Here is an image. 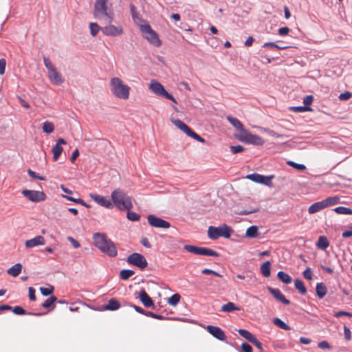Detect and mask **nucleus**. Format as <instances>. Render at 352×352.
Listing matches in <instances>:
<instances>
[{
  "label": "nucleus",
  "mask_w": 352,
  "mask_h": 352,
  "mask_svg": "<svg viewBox=\"0 0 352 352\" xmlns=\"http://www.w3.org/2000/svg\"><path fill=\"white\" fill-rule=\"evenodd\" d=\"M95 246L102 253L110 257H115L118 254L115 243L104 233H95L93 235Z\"/></svg>",
  "instance_id": "1"
},
{
  "label": "nucleus",
  "mask_w": 352,
  "mask_h": 352,
  "mask_svg": "<svg viewBox=\"0 0 352 352\" xmlns=\"http://www.w3.org/2000/svg\"><path fill=\"white\" fill-rule=\"evenodd\" d=\"M112 204L120 210H131L133 207L132 197L120 189H115L111 195Z\"/></svg>",
  "instance_id": "2"
},
{
  "label": "nucleus",
  "mask_w": 352,
  "mask_h": 352,
  "mask_svg": "<svg viewBox=\"0 0 352 352\" xmlns=\"http://www.w3.org/2000/svg\"><path fill=\"white\" fill-rule=\"evenodd\" d=\"M109 89L111 94L118 98L127 100L129 98L131 88L118 77H113L109 81Z\"/></svg>",
  "instance_id": "3"
},
{
  "label": "nucleus",
  "mask_w": 352,
  "mask_h": 352,
  "mask_svg": "<svg viewBox=\"0 0 352 352\" xmlns=\"http://www.w3.org/2000/svg\"><path fill=\"white\" fill-rule=\"evenodd\" d=\"M107 0H96L94 4V16L103 23H111L113 13L108 11L106 6Z\"/></svg>",
  "instance_id": "4"
},
{
  "label": "nucleus",
  "mask_w": 352,
  "mask_h": 352,
  "mask_svg": "<svg viewBox=\"0 0 352 352\" xmlns=\"http://www.w3.org/2000/svg\"><path fill=\"white\" fill-rule=\"evenodd\" d=\"M139 28L144 34V38L149 43L155 47H160L162 45V41L160 39L158 34L151 28V25L148 23L139 24Z\"/></svg>",
  "instance_id": "5"
},
{
  "label": "nucleus",
  "mask_w": 352,
  "mask_h": 352,
  "mask_svg": "<svg viewBox=\"0 0 352 352\" xmlns=\"http://www.w3.org/2000/svg\"><path fill=\"white\" fill-rule=\"evenodd\" d=\"M232 230L226 224L219 227L210 226L208 229L209 239L216 240L221 236L228 239L231 236Z\"/></svg>",
  "instance_id": "6"
},
{
  "label": "nucleus",
  "mask_w": 352,
  "mask_h": 352,
  "mask_svg": "<svg viewBox=\"0 0 352 352\" xmlns=\"http://www.w3.org/2000/svg\"><path fill=\"white\" fill-rule=\"evenodd\" d=\"M149 89L153 91L155 94L160 96H163L166 99L177 103L175 98L166 91L164 86L156 80H152L149 85Z\"/></svg>",
  "instance_id": "7"
},
{
  "label": "nucleus",
  "mask_w": 352,
  "mask_h": 352,
  "mask_svg": "<svg viewBox=\"0 0 352 352\" xmlns=\"http://www.w3.org/2000/svg\"><path fill=\"white\" fill-rule=\"evenodd\" d=\"M184 249L187 252L196 255L209 256L214 257L219 256V254L216 251L205 247H197L191 245H184Z\"/></svg>",
  "instance_id": "8"
},
{
  "label": "nucleus",
  "mask_w": 352,
  "mask_h": 352,
  "mask_svg": "<svg viewBox=\"0 0 352 352\" xmlns=\"http://www.w3.org/2000/svg\"><path fill=\"white\" fill-rule=\"evenodd\" d=\"M274 177V175L265 176L258 173H252L246 176L249 179L256 183L264 184L267 186H272V179Z\"/></svg>",
  "instance_id": "9"
},
{
  "label": "nucleus",
  "mask_w": 352,
  "mask_h": 352,
  "mask_svg": "<svg viewBox=\"0 0 352 352\" xmlns=\"http://www.w3.org/2000/svg\"><path fill=\"white\" fill-rule=\"evenodd\" d=\"M127 262L137 266L140 269H144L147 266V261L144 256L139 253H133L127 258Z\"/></svg>",
  "instance_id": "10"
},
{
  "label": "nucleus",
  "mask_w": 352,
  "mask_h": 352,
  "mask_svg": "<svg viewBox=\"0 0 352 352\" xmlns=\"http://www.w3.org/2000/svg\"><path fill=\"white\" fill-rule=\"evenodd\" d=\"M147 220L149 225L153 228L167 229L170 227L168 221L153 214H149L147 217Z\"/></svg>",
  "instance_id": "11"
},
{
  "label": "nucleus",
  "mask_w": 352,
  "mask_h": 352,
  "mask_svg": "<svg viewBox=\"0 0 352 352\" xmlns=\"http://www.w3.org/2000/svg\"><path fill=\"white\" fill-rule=\"evenodd\" d=\"M27 199L32 202H39L44 201L46 196L43 192L31 190H23L21 192Z\"/></svg>",
  "instance_id": "12"
},
{
  "label": "nucleus",
  "mask_w": 352,
  "mask_h": 352,
  "mask_svg": "<svg viewBox=\"0 0 352 352\" xmlns=\"http://www.w3.org/2000/svg\"><path fill=\"white\" fill-rule=\"evenodd\" d=\"M111 23H106L107 25L102 28V32L105 36H118L123 34V28L122 26H115Z\"/></svg>",
  "instance_id": "13"
},
{
  "label": "nucleus",
  "mask_w": 352,
  "mask_h": 352,
  "mask_svg": "<svg viewBox=\"0 0 352 352\" xmlns=\"http://www.w3.org/2000/svg\"><path fill=\"white\" fill-rule=\"evenodd\" d=\"M206 329L208 331L209 333H210L213 337L217 338L221 341H225L226 339V336L224 331L219 327L208 325L206 327Z\"/></svg>",
  "instance_id": "14"
},
{
  "label": "nucleus",
  "mask_w": 352,
  "mask_h": 352,
  "mask_svg": "<svg viewBox=\"0 0 352 352\" xmlns=\"http://www.w3.org/2000/svg\"><path fill=\"white\" fill-rule=\"evenodd\" d=\"M89 197L93 199L96 203H97L98 205L105 207L107 208H113V204L112 202L107 199L106 197L97 195L95 193H91L89 195Z\"/></svg>",
  "instance_id": "15"
},
{
  "label": "nucleus",
  "mask_w": 352,
  "mask_h": 352,
  "mask_svg": "<svg viewBox=\"0 0 352 352\" xmlns=\"http://www.w3.org/2000/svg\"><path fill=\"white\" fill-rule=\"evenodd\" d=\"M48 78L55 85H60L64 82V78L56 68L48 72Z\"/></svg>",
  "instance_id": "16"
},
{
  "label": "nucleus",
  "mask_w": 352,
  "mask_h": 352,
  "mask_svg": "<svg viewBox=\"0 0 352 352\" xmlns=\"http://www.w3.org/2000/svg\"><path fill=\"white\" fill-rule=\"evenodd\" d=\"M45 244V240L43 236L38 235L33 239L25 241V245L28 248H32L38 245H43Z\"/></svg>",
  "instance_id": "17"
},
{
  "label": "nucleus",
  "mask_w": 352,
  "mask_h": 352,
  "mask_svg": "<svg viewBox=\"0 0 352 352\" xmlns=\"http://www.w3.org/2000/svg\"><path fill=\"white\" fill-rule=\"evenodd\" d=\"M268 290L270 294L278 301L283 302L284 305H289V300L286 299L284 295L281 293L280 289H274L270 287H268Z\"/></svg>",
  "instance_id": "18"
},
{
  "label": "nucleus",
  "mask_w": 352,
  "mask_h": 352,
  "mask_svg": "<svg viewBox=\"0 0 352 352\" xmlns=\"http://www.w3.org/2000/svg\"><path fill=\"white\" fill-rule=\"evenodd\" d=\"M139 299L146 307L154 306L153 300L144 290H142L139 293Z\"/></svg>",
  "instance_id": "19"
},
{
  "label": "nucleus",
  "mask_w": 352,
  "mask_h": 352,
  "mask_svg": "<svg viewBox=\"0 0 352 352\" xmlns=\"http://www.w3.org/2000/svg\"><path fill=\"white\" fill-rule=\"evenodd\" d=\"M170 121L172 122V123L177 127L179 129H180L181 131H182L184 133H185L187 135H189L190 132L191 131V129L184 122H182V120H179V119H175V118H171L170 119Z\"/></svg>",
  "instance_id": "20"
},
{
  "label": "nucleus",
  "mask_w": 352,
  "mask_h": 352,
  "mask_svg": "<svg viewBox=\"0 0 352 352\" xmlns=\"http://www.w3.org/2000/svg\"><path fill=\"white\" fill-rule=\"evenodd\" d=\"M324 208H326V206L322 200L321 201H318V202H316V203L311 204L308 208V212L309 214H314V213L319 212Z\"/></svg>",
  "instance_id": "21"
},
{
  "label": "nucleus",
  "mask_w": 352,
  "mask_h": 352,
  "mask_svg": "<svg viewBox=\"0 0 352 352\" xmlns=\"http://www.w3.org/2000/svg\"><path fill=\"white\" fill-rule=\"evenodd\" d=\"M221 310L226 313H230L234 311H239L241 308L237 307L234 302H228L221 307Z\"/></svg>",
  "instance_id": "22"
},
{
  "label": "nucleus",
  "mask_w": 352,
  "mask_h": 352,
  "mask_svg": "<svg viewBox=\"0 0 352 352\" xmlns=\"http://www.w3.org/2000/svg\"><path fill=\"white\" fill-rule=\"evenodd\" d=\"M120 305L117 300L111 298L108 301L107 304L104 306V309L115 311L118 309L120 308Z\"/></svg>",
  "instance_id": "23"
},
{
  "label": "nucleus",
  "mask_w": 352,
  "mask_h": 352,
  "mask_svg": "<svg viewBox=\"0 0 352 352\" xmlns=\"http://www.w3.org/2000/svg\"><path fill=\"white\" fill-rule=\"evenodd\" d=\"M22 265L20 263H16L10 268H9L7 271L8 274L10 275L16 277L21 272Z\"/></svg>",
  "instance_id": "24"
},
{
  "label": "nucleus",
  "mask_w": 352,
  "mask_h": 352,
  "mask_svg": "<svg viewBox=\"0 0 352 352\" xmlns=\"http://www.w3.org/2000/svg\"><path fill=\"white\" fill-rule=\"evenodd\" d=\"M316 294L319 298H322L327 294V289L322 283H318L316 287Z\"/></svg>",
  "instance_id": "25"
},
{
  "label": "nucleus",
  "mask_w": 352,
  "mask_h": 352,
  "mask_svg": "<svg viewBox=\"0 0 352 352\" xmlns=\"http://www.w3.org/2000/svg\"><path fill=\"white\" fill-rule=\"evenodd\" d=\"M241 131L242 133L238 137V139L243 142L250 144L252 134L244 129Z\"/></svg>",
  "instance_id": "26"
},
{
  "label": "nucleus",
  "mask_w": 352,
  "mask_h": 352,
  "mask_svg": "<svg viewBox=\"0 0 352 352\" xmlns=\"http://www.w3.org/2000/svg\"><path fill=\"white\" fill-rule=\"evenodd\" d=\"M241 131L242 133L238 137V139L243 142L250 144L252 134L244 129Z\"/></svg>",
  "instance_id": "27"
},
{
  "label": "nucleus",
  "mask_w": 352,
  "mask_h": 352,
  "mask_svg": "<svg viewBox=\"0 0 352 352\" xmlns=\"http://www.w3.org/2000/svg\"><path fill=\"white\" fill-rule=\"evenodd\" d=\"M271 263L270 261H266L263 263L261 266V272L265 277H269L271 274L270 272Z\"/></svg>",
  "instance_id": "28"
},
{
  "label": "nucleus",
  "mask_w": 352,
  "mask_h": 352,
  "mask_svg": "<svg viewBox=\"0 0 352 352\" xmlns=\"http://www.w3.org/2000/svg\"><path fill=\"white\" fill-rule=\"evenodd\" d=\"M227 120L236 129L239 131L243 130L242 123L237 118L229 116H227Z\"/></svg>",
  "instance_id": "29"
},
{
  "label": "nucleus",
  "mask_w": 352,
  "mask_h": 352,
  "mask_svg": "<svg viewBox=\"0 0 352 352\" xmlns=\"http://www.w3.org/2000/svg\"><path fill=\"white\" fill-rule=\"evenodd\" d=\"M316 245L319 249L325 250L329 247V243L326 236H320L318 238Z\"/></svg>",
  "instance_id": "30"
},
{
  "label": "nucleus",
  "mask_w": 352,
  "mask_h": 352,
  "mask_svg": "<svg viewBox=\"0 0 352 352\" xmlns=\"http://www.w3.org/2000/svg\"><path fill=\"white\" fill-rule=\"evenodd\" d=\"M238 333L241 336L246 339L250 342H252L256 338L252 333L246 329H240L238 330Z\"/></svg>",
  "instance_id": "31"
},
{
  "label": "nucleus",
  "mask_w": 352,
  "mask_h": 352,
  "mask_svg": "<svg viewBox=\"0 0 352 352\" xmlns=\"http://www.w3.org/2000/svg\"><path fill=\"white\" fill-rule=\"evenodd\" d=\"M258 229L256 226L249 227L245 232V235L248 238H256L258 235Z\"/></svg>",
  "instance_id": "32"
},
{
  "label": "nucleus",
  "mask_w": 352,
  "mask_h": 352,
  "mask_svg": "<svg viewBox=\"0 0 352 352\" xmlns=\"http://www.w3.org/2000/svg\"><path fill=\"white\" fill-rule=\"evenodd\" d=\"M277 276L283 283L285 284H289L292 283V279L291 276L283 271L278 272Z\"/></svg>",
  "instance_id": "33"
},
{
  "label": "nucleus",
  "mask_w": 352,
  "mask_h": 352,
  "mask_svg": "<svg viewBox=\"0 0 352 352\" xmlns=\"http://www.w3.org/2000/svg\"><path fill=\"white\" fill-rule=\"evenodd\" d=\"M273 323L282 329H284V330H290L291 329V327L289 325H287L285 322H283L281 319H280L278 318H274Z\"/></svg>",
  "instance_id": "34"
},
{
  "label": "nucleus",
  "mask_w": 352,
  "mask_h": 352,
  "mask_svg": "<svg viewBox=\"0 0 352 352\" xmlns=\"http://www.w3.org/2000/svg\"><path fill=\"white\" fill-rule=\"evenodd\" d=\"M294 285L296 289H298L301 294H305L307 292L306 287L301 280L296 279Z\"/></svg>",
  "instance_id": "35"
},
{
  "label": "nucleus",
  "mask_w": 352,
  "mask_h": 352,
  "mask_svg": "<svg viewBox=\"0 0 352 352\" xmlns=\"http://www.w3.org/2000/svg\"><path fill=\"white\" fill-rule=\"evenodd\" d=\"M63 149V147L59 145H54L52 148V153H53V160L54 161H56L60 155H61Z\"/></svg>",
  "instance_id": "36"
},
{
  "label": "nucleus",
  "mask_w": 352,
  "mask_h": 352,
  "mask_svg": "<svg viewBox=\"0 0 352 352\" xmlns=\"http://www.w3.org/2000/svg\"><path fill=\"white\" fill-rule=\"evenodd\" d=\"M326 208L337 204L340 201V198L338 197H329L323 200Z\"/></svg>",
  "instance_id": "37"
},
{
  "label": "nucleus",
  "mask_w": 352,
  "mask_h": 352,
  "mask_svg": "<svg viewBox=\"0 0 352 352\" xmlns=\"http://www.w3.org/2000/svg\"><path fill=\"white\" fill-rule=\"evenodd\" d=\"M90 33L93 36H96L100 30L102 31V28L98 23H89Z\"/></svg>",
  "instance_id": "38"
},
{
  "label": "nucleus",
  "mask_w": 352,
  "mask_h": 352,
  "mask_svg": "<svg viewBox=\"0 0 352 352\" xmlns=\"http://www.w3.org/2000/svg\"><path fill=\"white\" fill-rule=\"evenodd\" d=\"M334 211L340 214H352V210L344 206H339L334 208Z\"/></svg>",
  "instance_id": "39"
},
{
  "label": "nucleus",
  "mask_w": 352,
  "mask_h": 352,
  "mask_svg": "<svg viewBox=\"0 0 352 352\" xmlns=\"http://www.w3.org/2000/svg\"><path fill=\"white\" fill-rule=\"evenodd\" d=\"M180 295L178 294H175L172 295L167 300V302L172 306H176L179 300H180Z\"/></svg>",
  "instance_id": "40"
},
{
  "label": "nucleus",
  "mask_w": 352,
  "mask_h": 352,
  "mask_svg": "<svg viewBox=\"0 0 352 352\" xmlns=\"http://www.w3.org/2000/svg\"><path fill=\"white\" fill-rule=\"evenodd\" d=\"M134 271L131 270H122L120 272V276L122 280H127L129 277L134 274Z\"/></svg>",
  "instance_id": "41"
},
{
  "label": "nucleus",
  "mask_w": 352,
  "mask_h": 352,
  "mask_svg": "<svg viewBox=\"0 0 352 352\" xmlns=\"http://www.w3.org/2000/svg\"><path fill=\"white\" fill-rule=\"evenodd\" d=\"M54 124L50 122H45L43 125V131L46 133H51L54 131Z\"/></svg>",
  "instance_id": "42"
},
{
  "label": "nucleus",
  "mask_w": 352,
  "mask_h": 352,
  "mask_svg": "<svg viewBox=\"0 0 352 352\" xmlns=\"http://www.w3.org/2000/svg\"><path fill=\"white\" fill-rule=\"evenodd\" d=\"M290 110L294 112H305V111H312V109L306 107V106H297V107H290Z\"/></svg>",
  "instance_id": "43"
},
{
  "label": "nucleus",
  "mask_w": 352,
  "mask_h": 352,
  "mask_svg": "<svg viewBox=\"0 0 352 352\" xmlns=\"http://www.w3.org/2000/svg\"><path fill=\"white\" fill-rule=\"evenodd\" d=\"M263 143H264V141L260 136H258L257 135L252 134L250 144H255V145H263Z\"/></svg>",
  "instance_id": "44"
},
{
  "label": "nucleus",
  "mask_w": 352,
  "mask_h": 352,
  "mask_svg": "<svg viewBox=\"0 0 352 352\" xmlns=\"http://www.w3.org/2000/svg\"><path fill=\"white\" fill-rule=\"evenodd\" d=\"M263 47H265V48H272V49L275 48V49H278V50H285L287 47H278V45L276 44V43L268 42V43H265L263 45Z\"/></svg>",
  "instance_id": "45"
},
{
  "label": "nucleus",
  "mask_w": 352,
  "mask_h": 352,
  "mask_svg": "<svg viewBox=\"0 0 352 352\" xmlns=\"http://www.w3.org/2000/svg\"><path fill=\"white\" fill-rule=\"evenodd\" d=\"M43 63L47 69V72H49L56 68L55 66L52 64V63L50 60V58L47 57H45V56L43 57Z\"/></svg>",
  "instance_id": "46"
},
{
  "label": "nucleus",
  "mask_w": 352,
  "mask_h": 352,
  "mask_svg": "<svg viewBox=\"0 0 352 352\" xmlns=\"http://www.w3.org/2000/svg\"><path fill=\"white\" fill-rule=\"evenodd\" d=\"M126 211H127L126 217L129 220L132 221H136L140 219V216L138 214H137L134 212H131L130 210H126Z\"/></svg>",
  "instance_id": "47"
},
{
  "label": "nucleus",
  "mask_w": 352,
  "mask_h": 352,
  "mask_svg": "<svg viewBox=\"0 0 352 352\" xmlns=\"http://www.w3.org/2000/svg\"><path fill=\"white\" fill-rule=\"evenodd\" d=\"M287 164L299 170H304L306 169V166L304 164H298L293 161H288Z\"/></svg>",
  "instance_id": "48"
},
{
  "label": "nucleus",
  "mask_w": 352,
  "mask_h": 352,
  "mask_svg": "<svg viewBox=\"0 0 352 352\" xmlns=\"http://www.w3.org/2000/svg\"><path fill=\"white\" fill-rule=\"evenodd\" d=\"M56 300V297L50 296L49 298H47L43 302L42 306L44 308H49Z\"/></svg>",
  "instance_id": "49"
},
{
  "label": "nucleus",
  "mask_w": 352,
  "mask_h": 352,
  "mask_svg": "<svg viewBox=\"0 0 352 352\" xmlns=\"http://www.w3.org/2000/svg\"><path fill=\"white\" fill-rule=\"evenodd\" d=\"M40 291L43 296H47L53 293L54 287L50 286V287H40Z\"/></svg>",
  "instance_id": "50"
},
{
  "label": "nucleus",
  "mask_w": 352,
  "mask_h": 352,
  "mask_svg": "<svg viewBox=\"0 0 352 352\" xmlns=\"http://www.w3.org/2000/svg\"><path fill=\"white\" fill-rule=\"evenodd\" d=\"M263 131L267 133L270 136H272V137H275V138H283V137H286L285 135H281V134H279L276 132H275L273 130H271L268 128H264L263 129Z\"/></svg>",
  "instance_id": "51"
},
{
  "label": "nucleus",
  "mask_w": 352,
  "mask_h": 352,
  "mask_svg": "<svg viewBox=\"0 0 352 352\" xmlns=\"http://www.w3.org/2000/svg\"><path fill=\"white\" fill-rule=\"evenodd\" d=\"M230 151L233 154H236L243 151L244 147L241 145L231 146Z\"/></svg>",
  "instance_id": "52"
},
{
  "label": "nucleus",
  "mask_w": 352,
  "mask_h": 352,
  "mask_svg": "<svg viewBox=\"0 0 352 352\" xmlns=\"http://www.w3.org/2000/svg\"><path fill=\"white\" fill-rule=\"evenodd\" d=\"M188 136H189V137H190V138L197 140L199 142H202L203 143V142H205L204 138H202L198 134L195 133L192 130H191V131L190 132V133H189V135Z\"/></svg>",
  "instance_id": "53"
},
{
  "label": "nucleus",
  "mask_w": 352,
  "mask_h": 352,
  "mask_svg": "<svg viewBox=\"0 0 352 352\" xmlns=\"http://www.w3.org/2000/svg\"><path fill=\"white\" fill-rule=\"evenodd\" d=\"M313 100H314V96L312 95H308V96H306L303 98V103H304L305 106L309 107V105L311 104V103L313 102Z\"/></svg>",
  "instance_id": "54"
},
{
  "label": "nucleus",
  "mask_w": 352,
  "mask_h": 352,
  "mask_svg": "<svg viewBox=\"0 0 352 352\" xmlns=\"http://www.w3.org/2000/svg\"><path fill=\"white\" fill-rule=\"evenodd\" d=\"M303 276L307 280H311L312 279V271L311 268L307 267L302 273Z\"/></svg>",
  "instance_id": "55"
},
{
  "label": "nucleus",
  "mask_w": 352,
  "mask_h": 352,
  "mask_svg": "<svg viewBox=\"0 0 352 352\" xmlns=\"http://www.w3.org/2000/svg\"><path fill=\"white\" fill-rule=\"evenodd\" d=\"M28 175L32 177V178H34V179H38L39 180H44V177H41L39 176V175L38 173H36V172L32 170L31 169H29L28 170Z\"/></svg>",
  "instance_id": "56"
},
{
  "label": "nucleus",
  "mask_w": 352,
  "mask_h": 352,
  "mask_svg": "<svg viewBox=\"0 0 352 352\" xmlns=\"http://www.w3.org/2000/svg\"><path fill=\"white\" fill-rule=\"evenodd\" d=\"M352 96V94L349 91H345L344 93L341 94L339 96V99L340 100H347L351 98Z\"/></svg>",
  "instance_id": "57"
},
{
  "label": "nucleus",
  "mask_w": 352,
  "mask_h": 352,
  "mask_svg": "<svg viewBox=\"0 0 352 352\" xmlns=\"http://www.w3.org/2000/svg\"><path fill=\"white\" fill-rule=\"evenodd\" d=\"M146 316L157 320H163L164 318L162 315H158L148 311H146Z\"/></svg>",
  "instance_id": "58"
},
{
  "label": "nucleus",
  "mask_w": 352,
  "mask_h": 352,
  "mask_svg": "<svg viewBox=\"0 0 352 352\" xmlns=\"http://www.w3.org/2000/svg\"><path fill=\"white\" fill-rule=\"evenodd\" d=\"M334 316L336 318H339L341 316L352 317V314L350 312H347V311H340L336 312L334 314Z\"/></svg>",
  "instance_id": "59"
},
{
  "label": "nucleus",
  "mask_w": 352,
  "mask_h": 352,
  "mask_svg": "<svg viewBox=\"0 0 352 352\" xmlns=\"http://www.w3.org/2000/svg\"><path fill=\"white\" fill-rule=\"evenodd\" d=\"M202 274H213L214 276H217L218 277H221L222 275H221L220 274H219L218 272L212 270H210V269H204L202 270Z\"/></svg>",
  "instance_id": "60"
},
{
  "label": "nucleus",
  "mask_w": 352,
  "mask_h": 352,
  "mask_svg": "<svg viewBox=\"0 0 352 352\" xmlns=\"http://www.w3.org/2000/svg\"><path fill=\"white\" fill-rule=\"evenodd\" d=\"M12 311L17 315H23L25 314V309L20 306L14 307Z\"/></svg>",
  "instance_id": "61"
},
{
  "label": "nucleus",
  "mask_w": 352,
  "mask_h": 352,
  "mask_svg": "<svg viewBox=\"0 0 352 352\" xmlns=\"http://www.w3.org/2000/svg\"><path fill=\"white\" fill-rule=\"evenodd\" d=\"M344 338L346 340H350L351 339V330L346 326L344 327Z\"/></svg>",
  "instance_id": "62"
},
{
  "label": "nucleus",
  "mask_w": 352,
  "mask_h": 352,
  "mask_svg": "<svg viewBox=\"0 0 352 352\" xmlns=\"http://www.w3.org/2000/svg\"><path fill=\"white\" fill-rule=\"evenodd\" d=\"M251 343L259 350L263 349V344L256 338H255Z\"/></svg>",
  "instance_id": "63"
},
{
  "label": "nucleus",
  "mask_w": 352,
  "mask_h": 352,
  "mask_svg": "<svg viewBox=\"0 0 352 352\" xmlns=\"http://www.w3.org/2000/svg\"><path fill=\"white\" fill-rule=\"evenodd\" d=\"M241 349L244 352H252V346L248 344V343L243 342L241 344Z\"/></svg>",
  "instance_id": "64"
}]
</instances>
